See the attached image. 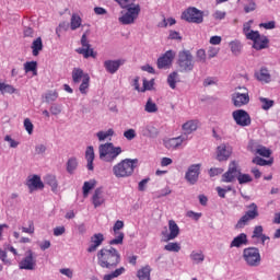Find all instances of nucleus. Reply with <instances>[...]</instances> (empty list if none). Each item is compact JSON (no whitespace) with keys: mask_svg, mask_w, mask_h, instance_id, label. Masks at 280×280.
<instances>
[{"mask_svg":"<svg viewBox=\"0 0 280 280\" xmlns=\"http://www.w3.org/2000/svg\"><path fill=\"white\" fill-rule=\"evenodd\" d=\"M167 25H176V19L174 18L163 19V21L160 23V27H167Z\"/></svg>","mask_w":280,"mask_h":280,"instance_id":"nucleus-59","label":"nucleus"},{"mask_svg":"<svg viewBox=\"0 0 280 280\" xmlns=\"http://www.w3.org/2000/svg\"><path fill=\"white\" fill-rule=\"evenodd\" d=\"M154 86V79L148 81V79H143V86L141 88V93H145V91H152Z\"/></svg>","mask_w":280,"mask_h":280,"instance_id":"nucleus-52","label":"nucleus"},{"mask_svg":"<svg viewBox=\"0 0 280 280\" xmlns=\"http://www.w3.org/2000/svg\"><path fill=\"white\" fill-rule=\"evenodd\" d=\"M187 141H189V136L182 133L175 138H164L163 145L166 150L174 152L175 150H180V148H185L187 145Z\"/></svg>","mask_w":280,"mask_h":280,"instance_id":"nucleus-6","label":"nucleus"},{"mask_svg":"<svg viewBox=\"0 0 280 280\" xmlns=\"http://www.w3.org/2000/svg\"><path fill=\"white\" fill-rule=\"evenodd\" d=\"M240 164L232 161L229 165L228 172L222 175V183H233L240 176Z\"/></svg>","mask_w":280,"mask_h":280,"instance_id":"nucleus-16","label":"nucleus"},{"mask_svg":"<svg viewBox=\"0 0 280 280\" xmlns=\"http://www.w3.org/2000/svg\"><path fill=\"white\" fill-rule=\"evenodd\" d=\"M202 170V164H191L188 166L185 173V180L188 185H196L200 178V172Z\"/></svg>","mask_w":280,"mask_h":280,"instance_id":"nucleus-10","label":"nucleus"},{"mask_svg":"<svg viewBox=\"0 0 280 280\" xmlns=\"http://www.w3.org/2000/svg\"><path fill=\"white\" fill-rule=\"evenodd\" d=\"M232 104L236 108H242V106H248L250 103V94L246 86H236L231 95Z\"/></svg>","mask_w":280,"mask_h":280,"instance_id":"nucleus-4","label":"nucleus"},{"mask_svg":"<svg viewBox=\"0 0 280 280\" xmlns=\"http://www.w3.org/2000/svg\"><path fill=\"white\" fill-rule=\"evenodd\" d=\"M22 233H27V235H34V232L36 229L34 228V221H28V226H22L21 228Z\"/></svg>","mask_w":280,"mask_h":280,"instance_id":"nucleus-56","label":"nucleus"},{"mask_svg":"<svg viewBox=\"0 0 280 280\" xmlns=\"http://www.w3.org/2000/svg\"><path fill=\"white\" fill-rule=\"evenodd\" d=\"M97 264L101 268H117L121 264V254L115 247H104L96 254Z\"/></svg>","mask_w":280,"mask_h":280,"instance_id":"nucleus-1","label":"nucleus"},{"mask_svg":"<svg viewBox=\"0 0 280 280\" xmlns=\"http://www.w3.org/2000/svg\"><path fill=\"white\" fill-rule=\"evenodd\" d=\"M197 62L205 65L207 62V51L205 49H199L196 52Z\"/></svg>","mask_w":280,"mask_h":280,"instance_id":"nucleus-50","label":"nucleus"},{"mask_svg":"<svg viewBox=\"0 0 280 280\" xmlns=\"http://www.w3.org/2000/svg\"><path fill=\"white\" fill-rule=\"evenodd\" d=\"M124 152L121 147H115L113 142L102 143L98 145V156L105 163L117 161V156Z\"/></svg>","mask_w":280,"mask_h":280,"instance_id":"nucleus-3","label":"nucleus"},{"mask_svg":"<svg viewBox=\"0 0 280 280\" xmlns=\"http://www.w3.org/2000/svg\"><path fill=\"white\" fill-rule=\"evenodd\" d=\"M0 93L2 95H5V93H9L12 95L13 93H16V89L14 86L7 84V83H0Z\"/></svg>","mask_w":280,"mask_h":280,"instance_id":"nucleus-46","label":"nucleus"},{"mask_svg":"<svg viewBox=\"0 0 280 280\" xmlns=\"http://www.w3.org/2000/svg\"><path fill=\"white\" fill-rule=\"evenodd\" d=\"M184 132L182 135H186L189 137L191 132H196L198 130V120H188L183 125Z\"/></svg>","mask_w":280,"mask_h":280,"instance_id":"nucleus-30","label":"nucleus"},{"mask_svg":"<svg viewBox=\"0 0 280 280\" xmlns=\"http://www.w3.org/2000/svg\"><path fill=\"white\" fill-rule=\"evenodd\" d=\"M189 259L194 266L205 264V253L201 249H194L189 254Z\"/></svg>","mask_w":280,"mask_h":280,"instance_id":"nucleus-26","label":"nucleus"},{"mask_svg":"<svg viewBox=\"0 0 280 280\" xmlns=\"http://www.w3.org/2000/svg\"><path fill=\"white\" fill-rule=\"evenodd\" d=\"M255 165H260V167H264L266 165H272V163H275V159H270V160H264L259 156H256L253 159L252 161Z\"/></svg>","mask_w":280,"mask_h":280,"instance_id":"nucleus-43","label":"nucleus"},{"mask_svg":"<svg viewBox=\"0 0 280 280\" xmlns=\"http://www.w3.org/2000/svg\"><path fill=\"white\" fill-rule=\"evenodd\" d=\"M180 235V228L174 220L168 221V230L165 229L162 231V237L164 242H172V240H176Z\"/></svg>","mask_w":280,"mask_h":280,"instance_id":"nucleus-12","label":"nucleus"},{"mask_svg":"<svg viewBox=\"0 0 280 280\" xmlns=\"http://www.w3.org/2000/svg\"><path fill=\"white\" fill-rule=\"evenodd\" d=\"M254 20H249L243 24V34L248 40L253 35L257 34L259 31H253Z\"/></svg>","mask_w":280,"mask_h":280,"instance_id":"nucleus-31","label":"nucleus"},{"mask_svg":"<svg viewBox=\"0 0 280 280\" xmlns=\"http://www.w3.org/2000/svg\"><path fill=\"white\" fill-rule=\"evenodd\" d=\"M89 86H91V77H85L79 86L80 93L86 95L89 93Z\"/></svg>","mask_w":280,"mask_h":280,"instance_id":"nucleus-39","label":"nucleus"},{"mask_svg":"<svg viewBox=\"0 0 280 280\" xmlns=\"http://www.w3.org/2000/svg\"><path fill=\"white\" fill-rule=\"evenodd\" d=\"M78 170V159L70 158L67 162L68 174H73Z\"/></svg>","mask_w":280,"mask_h":280,"instance_id":"nucleus-42","label":"nucleus"},{"mask_svg":"<svg viewBox=\"0 0 280 280\" xmlns=\"http://www.w3.org/2000/svg\"><path fill=\"white\" fill-rule=\"evenodd\" d=\"M26 185L31 192L36 191L38 189H44L45 187V185L43 184V180L40 179V176L38 175L28 176Z\"/></svg>","mask_w":280,"mask_h":280,"instance_id":"nucleus-22","label":"nucleus"},{"mask_svg":"<svg viewBox=\"0 0 280 280\" xmlns=\"http://www.w3.org/2000/svg\"><path fill=\"white\" fill-rule=\"evenodd\" d=\"M45 100H46V102L48 104L51 103V102H56L58 100V92H56V91H48L45 94Z\"/></svg>","mask_w":280,"mask_h":280,"instance_id":"nucleus-53","label":"nucleus"},{"mask_svg":"<svg viewBox=\"0 0 280 280\" xmlns=\"http://www.w3.org/2000/svg\"><path fill=\"white\" fill-rule=\"evenodd\" d=\"M150 272H152V268L147 265L138 270L137 277L139 280H150Z\"/></svg>","mask_w":280,"mask_h":280,"instance_id":"nucleus-36","label":"nucleus"},{"mask_svg":"<svg viewBox=\"0 0 280 280\" xmlns=\"http://www.w3.org/2000/svg\"><path fill=\"white\" fill-rule=\"evenodd\" d=\"M85 160L88 162L86 167L90 172H93V170L95 168L93 166V161H95V149L93 148V145H90L86 148L85 150Z\"/></svg>","mask_w":280,"mask_h":280,"instance_id":"nucleus-27","label":"nucleus"},{"mask_svg":"<svg viewBox=\"0 0 280 280\" xmlns=\"http://www.w3.org/2000/svg\"><path fill=\"white\" fill-rule=\"evenodd\" d=\"M247 148L252 154H258V156H264L265 159H270V155L272 154L270 149L255 140H250Z\"/></svg>","mask_w":280,"mask_h":280,"instance_id":"nucleus-13","label":"nucleus"},{"mask_svg":"<svg viewBox=\"0 0 280 280\" xmlns=\"http://www.w3.org/2000/svg\"><path fill=\"white\" fill-rule=\"evenodd\" d=\"M114 136H115L114 129H108L106 131L96 132V137H97L98 141H101V142L106 141L109 137H114Z\"/></svg>","mask_w":280,"mask_h":280,"instance_id":"nucleus-37","label":"nucleus"},{"mask_svg":"<svg viewBox=\"0 0 280 280\" xmlns=\"http://www.w3.org/2000/svg\"><path fill=\"white\" fill-rule=\"evenodd\" d=\"M45 180L46 184L51 187L52 191H58V180L56 179V176L47 175Z\"/></svg>","mask_w":280,"mask_h":280,"instance_id":"nucleus-45","label":"nucleus"},{"mask_svg":"<svg viewBox=\"0 0 280 280\" xmlns=\"http://www.w3.org/2000/svg\"><path fill=\"white\" fill-rule=\"evenodd\" d=\"M231 154H233V148L229 144L223 143L217 148V161H229Z\"/></svg>","mask_w":280,"mask_h":280,"instance_id":"nucleus-19","label":"nucleus"},{"mask_svg":"<svg viewBox=\"0 0 280 280\" xmlns=\"http://www.w3.org/2000/svg\"><path fill=\"white\" fill-rule=\"evenodd\" d=\"M77 54H80L83 58H97V52L91 48L86 33L81 37V47L77 49Z\"/></svg>","mask_w":280,"mask_h":280,"instance_id":"nucleus-11","label":"nucleus"},{"mask_svg":"<svg viewBox=\"0 0 280 280\" xmlns=\"http://www.w3.org/2000/svg\"><path fill=\"white\" fill-rule=\"evenodd\" d=\"M243 259L247 266L257 268L261 264V254L257 247H247L243 250Z\"/></svg>","mask_w":280,"mask_h":280,"instance_id":"nucleus-5","label":"nucleus"},{"mask_svg":"<svg viewBox=\"0 0 280 280\" xmlns=\"http://www.w3.org/2000/svg\"><path fill=\"white\" fill-rule=\"evenodd\" d=\"M4 141L9 143L10 148H19V141L12 139V136H5Z\"/></svg>","mask_w":280,"mask_h":280,"instance_id":"nucleus-63","label":"nucleus"},{"mask_svg":"<svg viewBox=\"0 0 280 280\" xmlns=\"http://www.w3.org/2000/svg\"><path fill=\"white\" fill-rule=\"evenodd\" d=\"M31 49L33 56H38V54L43 51V38L37 37L35 40H33Z\"/></svg>","mask_w":280,"mask_h":280,"instance_id":"nucleus-33","label":"nucleus"},{"mask_svg":"<svg viewBox=\"0 0 280 280\" xmlns=\"http://www.w3.org/2000/svg\"><path fill=\"white\" fill-rule=\"evenodd\" d=\"M124 137L127 139V141H132V139H137V130L135 129H127L124 131Z\"/></svg>","mask_w":280,"mask_h":280,"instance_id":"nucleus-55","label":"nucleus"},{"mask_svg":"<svg viewBox=\"0 0 280 280\" xmlns=\"http://www.w3.org/2000/svg\"><path fill=\"white\" fill-rule=\"evenodd\" d=\"M82 25V18L78 14H72L70 20V30L75 31L80 28Z\"/></svg>","mask_w":280,"mask_h":280,"instance_id":"nucleus-38","label":"nucleus"},{"mask_svg":"<svg viewBox=\"0 0 280 280\" xmlns=\"http://www.w3.org/2000/svg\"><path fill=\"white\" fill-rule=\"evenodd\" d=\"M20 270H35L36 269V258L34 257V252L27 250L25 257L19 262Z\"/></svg>","mask_w":280,"mask_h":280,"instance_id":"nucleus-17","label":"nucleus"},{"mask_svg":"<svg viewBox=\"0 0 280 280\" xmlns=\"http://www.w3.org/2000/svg\"><path fill=\"white\" fill-rule=\"evenodd\" d=\"M232 117L236 124V126H241L242 128H246V126H250L252 119L248 112L244 109H236L232 113Z\"/></svg>","mask_w":280,"mask_h":280,"instance_id":"nucleus-15","label":"nucleus"},{"mask_svg":"<svg viewBox=\"0 0 280 280\" xmlns=\"http://www.w3.org/2000/svg\"><path fill=\"white\" fill-rule=\"evenodd\" d=\"M176 57V52L172 50H167L164 56L160 57L158 59V67L159 69H167Z\"/></svg>","mask_w":280,"mask_h":280,"instance_id":"nucleus-20","label":"nucleus"},{"mask_svg":"<svg viewBox=\"0 0 280 280\" xmlns=\"http://www.w3.org/2000/svg\"><path fill=\"white\" fill-rule=\"evenodd\" d=\"M126 60L124 59H117V60H106L104 62V67L107 71V73H117V71H119V67H121L122 65H125Z\"/></svg>","mask_w":280,"mask_h":280,"instance_id":"nucleus-23","label":"nucleus"},{"mask_svg":"<svg viewBox=\"0 0 280 280\" xmlns=\"http://www.w3.org/2000/svg\"><path fill=\"white\" fill-rule=\"evenodd\" d=\"M229 47L234 56L242 52V43L240 40L230 42Z\"/></svg>","mask_w":280,"mask_h":280,"instance_id":"nucleus-40","label":"nucleus"},{"mask_svg":"<svg viewBox=\"0 0 280 280\" xmlns=\"http://www.w3.org/2000/svg\"><path fill=\"white\" fill-rule=\"evenodd\" d=\"M256 78L259 82H262L264 84H268L272 80L268 68H261L258 72H256Z\"/></svg>","mask_w":280,"mask_h":280,"instance_id":"nucleus-28","label":"nucleus"},{"mask_svg":"<svg viewBox=\"0 0 280 280\" xmlns=\"http://www.w3.org/2000/svg\"><path fill=\"white\" fill-rule=\"evenodd\" d=\"M139 163L138 159H125L115 164L112 172L116 178H130Z\"/></svg>","mask_w":280,"mask_h":280,"instance_id":"nucleus-2","label":"nucleus"},{"mask_svg":"<svg viewBox=\"0 0 280 280\" xmlns=\"http://www.w3.org/2000/svg\"><path fill=\"white\" fill-rule=\"evenodd\" d=\"M259 27H264V30H275V27H277V23L275 21L260 23Z\"/></svg>","mask_w":280,"mask_h":280,"instance_id":"nucleus-61","label":"nucleus"},{"mask_svg":"<svg viewBox=\"0 0 280 280\" xmlns=\"http://www.w3.org/2000/svg\"><path fill=\"white\" fill-rule=\"evenodd\" d=\"M262 235H264V226L261 225L255 226L252 237L255 240V238L261 237Z\"/></svg>","mask_w":280,"mask_h":280,"instance_id":"nucleus-58","label":"nucleus"},{"mask_svg":"<svg viewBox=\"0 0 280 280\" xmlns=\"http://www.w3.org/2000/svg\"><path fill=\"white\" fill-rule=\"evenodd\" d=\"M258 102L260 104V107L262 108V110H270V108H272V106H275V101L260 96L258 97Z\"/></svg>","mask_w":280,"mask_h":280,"instance_id":"nucleus-35","label":"nucleus"},{"mask_svg":"<svg viewBox=\"0 0 280 280\" xmlns=\"http://www.w3.org/2000/svg\"><path fill=\"white\" fill-rule=\"evenodd\" d=\"M182 21H186L187 23H196L197 25H200L205 21V13L196 7H190L183 11Z\"/></svg>","mask_w":280,"mask_h":280,"instance_id":"nucleus-7","label":"nucleus"},{"mask_svg":"<svg viewBox=\"0 0 280 280\" xmlns=\"http://www.w3.org/2000/svg\"><path fill=\"white\" fill-rule=\"evenodd\" d=\"M248 209L245 214L237 221L236 229H244L250 222V220H255L259 218V207L257 203L253 202L246 207Z\"/></svg>","mask_w":280,"mask_h":280,"instance_id":"nucleus-8","label":"nucleus"},{"mask_svg":"<svg viewBox=\"0 0 280 280\" xmlns=\"http://www.w3.org/2000/svg\"><path fill=\"white\" fill-rule=\"evenodd\" d=\"M237 180L240 185H246V183H253V177L248 174H242V170H241Z\"/></svg>","mask_w":280,"mask_h":280,"instance_id":"nucleus-48","label":"nucleus"},{"mask_svg":"<svg viewBox=\"0 0 280 280\" xmlns=\"http://www.w3.org/2000/svg\"><path fill=\"white\" fill-rule=\"evenodd\" d=\"M242 246H248V236L246 233L238 234L230 243V248H242Z\"/></svg>","mask_w":280,"mask_h":280,"instance_id":"nucleus-24","label":"nucleus"},{"mask_svg":"<svg viewBox=\"0 0 280 280\" xmlns=\"http://www.w3.org/2000/svg\"><path fill=\"white\" fill-rule=\"evenodd\" d=\"M97 185V182L95 179H90L89 182H84L83 184V196L86 198L89 196V192L91 189H93Z\"/></svg>","mask_w":280,"mask_h":280,"instance_id":"nucleus-41","label":"nucleus"},{"mask_svg":"<svg viewBox=\"0 0 280 280\" xmlns=\"http://www.w3.org/2000/svg\"><path fill=\"white\" fill-rule=\"evenodd\" d=\"M255 10H257V3H255V0H250L247 4H244V12L246 14L255 12Z\"/></svg>","mask_w":280,"mask_h":280,"instance_id":"nucleus-54","label":"nucleus"},{"mask_svg":"<svg viewBox=\"0 0 280 280\" xmlns=\"http://www.w3.org/2000/svg\"><path fill=\"white\" fill-rule=\"evenodd\" d=\"M248 40L253 42V49L261 51V49H268L270 39L266 35H260L259 31L255 33Z\"/></svg>","mask_w":280,"mask_h":280,"instance_id":"nucleus-14","label":"nucleus"},{"mask_svg":"<svg viewBox=\"0 0 280 280\" xmlns=\"http://www.w3.org/2000/svg\"><path fill=\"white\" fill-rule=\"evenodd\" d=\"M220 54V48L219 47H214V46H210L208 48V58H215L218 55Z\"/></svg>","mask_w":280,"mask_h":280,"instance_id":"nucleus-57","label":"nucleus"},{"mask_svg":"<svg viewBox=\"0 0 280 280\" xmlns=\"http://www.w3.org/2000/svg\"><path fill=\"white\" fill-rule=\"evenodd\" d=\"M51 115H60L62 113V105L55 104L50 107Z\"/></svg>","mask_w":280,"mask_h":280,"instance_id":"nucleus-64","label":"nucleus"},{"mask_svg":"<svg viewBox=\"0 0 280 280\" xmlns=\"http://www.w3.org/2000/svg\"><path fill=\"white\" fill-rule=\"evenodd\" d=\"M145 113H158L159 106H156V103L152 102V98H149L144 105Z\"/></svg>","mask_w":280,"mask_h":280,"instance_id":"nucleus-44","label":"nucleus"},{"mask_svg":"<svg viewBox=\"0 0 280 280\" xmlns=\"http://www.w3.org/2000/svg\"><path fill=\"white\" fill-rule=\"evenodd\" d=\"M124 272H126V268L120 267L118 269H115L114 271L106 273L105 276H103V280H113V279H117V277H121V275H124Z\"/></svg>","mask_w":280,"mask_h":280,"instance_id":"nucleus-34","label":"nucleus"},{"mask_svg":"<svg viewBox=\"0 0 280 280\" xmlns=\"http://www.w3.org/2000/svg\"><path fill=\"white\" fill-rule=\"evenodd\" d=\"M177 65L179 67V71L189 72L194 71V56L189 50H183L178 54Z\"/></svg>","mask_w":280,"mask_h":280,"instance_id":"nucleus-9","label":"nucleus"},{"mask_svg":"<svg viewBox=\"0 0 280 280\" xmlns=\"http://www.w3.org/2000/svg\"><path fill=\"white\" fill-rule=\"evenodd\" d=\"M186 215H187V218H190L191 220H195L196 222H198V220L202 218L201 212H195L192 210H189L186 213Z\"/></svg>","mask_w":280,"mask_h":280,"instance_id":"nucleus-60","label":"nucleus"},{"mask_svg":"<svg viewBox=\"0 0 280 280\" xmlns=\"http://www.w3.org/2000/svg\"><path fill=\"white\" fill-rule=\"evenodd\" d=\"M140 135L148 137L149 139H156L159 137V128L154 122H148L140 127Z\"/></svg>","mask_w":280,"mask_h":280,"instance_id":"nucleus-18","label":"nucleus"},{"mask_svg":"<svg viewBox=\"0 0 280 280\" xmlns=\"http://www.w3.org/2000/svg\"><path fill=\"white\" fill-rule=\"evenodd\" d=\"M106 202V195H104V190L102 188H97L92 196V205L94 209L97 207H102Z\"/></svg>","mask_w":280,"mask_h":280,"instance_id":"nucleus-25","label":"nucleus"},{"mask_svg":"<svg viewBox=\"0 0 280 280\" xmlns=\"http://www.w3.org/2000/svg\"><path fill=\"white\" fill-rule=\"evenodd\" d=\"M85 78H90L89 73L84 72L80 68H74L72 70V81L74 84H80V82H83Z\"/></svg>","mask_w":280,"mask_h":280,"instance_id":"nucleus-29","label":"nucleus"},{"mask_svg":"<svg viewBox=\"0 0 280 280\" xmlns=\"http://www.w3.org/2000/svg\"><path fill=\"white\" fill-rule=\"evenodd\" d=\"M164 250H167L168 253H179L180 244L179 243H168L164 246Z\"/></svg>","mask_w":280,"mask_h":280,"instance_id":"nucleus-47","label":"nucleus"},{"mask_svg":"<svg viewBox=\"0 0 280 280\" xmlns=\"http://www.w3.org/2000/svg\"><path fill=\"white\" fill-rule=\"evenodd\" d=\"M103 243H104V234L95 233L90 238V245L88 247V253H95V250H97V248L101 247Z\"/></svg>","mask_w":280,"mask_h":280,"instance_id":"nucleus-21","label":"nucleus"},{"mask_svg":"<svg viewBox=\"0 0 280 280\" xmlns=\"http://www.w3.org/2000/svg\"><path fill=\"white\" fill-rule=\"evenodd\" d=\"M24 129L26 130L27 135H34V124L30 118H25L23 122Z\"/></svg>","mask_w":280,"mask_h":280,"instance_id":"nucleus-51","label":"nucleus"},{"mask_svg":"<svg viewBox=\"0 0 280 280\" xmlns=\"http://www.w3.org/2000/svg\"><path fill=\"white\" fill-rule=\"evenodd\" d=\"M124 237H125L124 234H118V238H114V240L109 241V245L117 246L119 244H124Z\"/></svg>","mask_w":280,"mask_h":280,"instance_id":"nucleus-62","label":"nucleus"},{"mask_svg":"<svg viewBox=\"0 0 280 280\" xmlns=\"http://www.w3.org/2000/svg\"><path fill=\"white\" fill-rule=\"evenodd\" d=\"M176 82H178V72H173L167 78V83L172 89H176Z\"/></svg>","mask_w":280,"mask_h":280,"instance_id":"nucleus-49","label":"nucleus"},{"mask_svg":"<svg viewBox=\"0 0 280 280\" xmlns=\"http://www.w3.org/2000/svg\"><path fill=\"white\" fill-rule=\"evenodd\" d=\"M25 73H33V75H38V62L36 61H26L24 63Z\"/></svg>","mask_w":280,"mask_h":280,"instance_id":"nucleus-32","label":"nucleus"}]
</instances>
